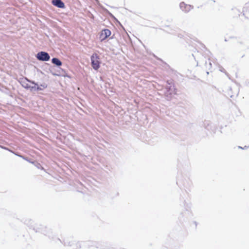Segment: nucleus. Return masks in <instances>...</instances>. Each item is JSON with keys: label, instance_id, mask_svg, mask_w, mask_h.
<instances>
[{"label": "nucleus", "instance_id": "nucleus-1", "mask_svg": "<svg viewBox=\"0 0 249 249\" xmlns=\"http://www.w3.org/2000/svg\"><path fill=\"white\" fill-rule=\"evenodd\" d=\"M91 66L95 70H98L100 67L101 61L99 56L96 53H94L91 56Z\"/></svg>", "mask_w": 249, "mask_h": 249}, {"label": "nucleus", "instance_id": "nucleus-2", "mask_svg": "<svg viewBox=\"0 0 249 249\" xmlns=\"http://www.w3.org/2000/svg\"><path fill=\"white\" fill-rule=\"evenodd\" d=\"M36 58L39 60L46 61L50 59V57L47 53L40 52L37 54Z\"/></svg>", "mask_w": 249, "mask_h": 249}, {"label": "nucleus", "instance_id": "nucleus-3", "mask_svg": "<svg viewBox=\"0 0 249 249\" xmlns=\"http://www.w3.org/2000/svg\"><path fill=\"white\" fill-rule=\"evenodd\" d=\"M111 35V32L109 30L106 29L102 30L100 34L99 38L101 41L105 40Z\"/></svg>", "mask_w": 249, "mask_h": 249}, {"label": "nucleus", "instance_id": "nucleus-4", "mask_svg": "<svg viewBox=\"0 0 249 249\" xmlns=\"http://www.w3.org/2000/svg\"><path fill=\"white\" fill-rule=\"evenodd\" d=\"M52 3L54 6L59 8H63L65 7L64 3L61 1V0H53Z\"/></svg>", "mask_w": 249, "mask_h": 249}, {"label": "nucleus", "instance_id": "nucleus-5", "mask_svg": "<svg viewBox=\"0 0 249 249\" xmlns=\"http://www.w3.org/2000/svg\"><path fill=\"white\" fill-rule=\"evenodd\" d=\"M52 62L53 64L58 66H60L62 65V62L61 61L57 58H53L52 60Z\"/></svg>", "mask_w": 249, "mask_h": 249}, {"label": "nucleus", "instance_id": "nucleus-6", "mask_svg": "<svg viewBox=\"0 0 249 249\" xmlns=\"http://www.w3.org/2000/svg\"><path fill=\"white\" fill-rule=\"evenodd\" d=\"M243 12L245 13L249 12V2L245 4L244 7H243Z\"/></svg>", "mask_w": 249, "mask_h": 249}, {"label": "nucleus", "instance_id": "nucleus-7", "mask_svg": "<svg viewBox=\"0 0 249 249\" xmlns=\"http://www.w3.org/2000/svg\"><path fill=\"white\" fill-rule=\"evenodd\" d=\"M215 0H209L208 2H207V4L208 5L210 6V7H213L214 6V4L215 3Z\"/></svg>", "mask_w": 249, "mask_h": 249}, {"label": "nucleus", "instance_id": "nucleus-8", "mask_svg": "<svg viewBox=\"0 0 249 249\" xmlns=\"http://www.w3.org/2000/svg\"><path fill=\"white\" fill-rule=\"evenodd\" d=\"M183 5H184V3H181V4H180V7H182Z\"/></svg>", "mask_w": 249, "mask_h": 249}, {"label": "nucleus", "instance_id": "nucleus-9", "mask_svg": "<svg viewBox=\"0 0 249 249\" xmlns=\"http://www.w3.org/2000/svg\"><path fill=\"white\" fill-rule=\"evenodd\" d=\"M19 157L22 158L23 159H25V160H26V159H25V158H24L23 156H19Z\"/></svg>", "mask_w": 249, "mask_h": 249}]
</instances>
